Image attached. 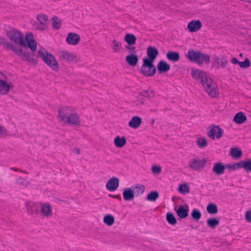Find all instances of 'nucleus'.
Instances as JSON below:
<instances>
[{"mask_svg": "<svg viewBox=\"0 0 251 251\" xmlns=\"http://www.w3.org/2000/svg\"><path fill=\"white\" fill-rule=\"evenodd\" d=\"M5 35L11 42L12 45L15 46L19 49L22 50L23 55L25 57H20L23 60L31 63L33 59L31 57V54L27 50L28 47L31 51L34 52L37 49V43L34 39L32 33L28 32L25 37L18 30L11 28L6 31Z\"/></svg>", "mask_w": 251, "mask_h": 251, "instance_id": "1", "label": "nucleus"}, {"mask_svg": "<svg viewBox=\"0 0 251 251\" xmlns=\"http://www.w3.org/2000/svg\"><path fill=\"white\" fill-rule=\"evenodd\" d=\"M192 76L202 85L207 93L212 98H216L219 95L218 86L206 72L199 70H193Z\"/></svg>", "mask_w": 251, "mask_h": 251, "instance_id": "2", "label": "nucleus"}, {"mask_svg": "<svg viewBox=\"0 0 251 251\" xmlns=\"http://www.w3.org/2000/svg\"><path fill=\"white\" fill-rule=\"evenodd\" d=\"M187 57L191 61L195 62L199 65L208 64L210 59L209 55L202 53L201 51H194L193 50L188 51Z\"/></svg>", "mask_w": 251, "mask_h": 251, "instance_id": "3", "label": "nucleus"}, {"mask_svg": "<svg viewBox=\"0 0 251 251\" xmlns=\"http://www.w3.org/2000/svg\"><path fill=\"white\" fill-rule=\"evenodd\" d=\"M38 53L39 56L52 70L55 71L59 70L58 63L52 54L48 52L44 49L38 50Z\"/></svg>", "mask_w": 251, "mask_h": 251, "instance_id": "4", "label": "nucleus"}, {"mask_svg": "<svg viewBox=\"0 0 251 251\" xmlns=\"http://www.w3.org/2000/svg\"><path fill=\"white\" fill-rule=\"evenodd\" d=\"M14 84L6 75L0 72V95H7L14 88Z\"/></svg>", "mask_w": 251, "mask_h": 251, "instance_id": "5", "label": "nucleus"}, {"mask_svg": "<svg viewBox=\"0 0 251 251\" xmlns=\"http://www.w3.org/2000/svg\"><path fill=\"white\" fill-rule=\"evenodd\" d=\"M207 161L206 158L201 159L199 156H196L189 161L188 167L192 171L200 172L205 167Z\"/></svg>", "mask_w": 251, "mask_h": 251, "instance_id": "6", "label": "nucleus"}, {"mask_svg": "<svg viewBox=\"0 0 251 251\" xmlns=\"http://www.w3.org/2000/svg\"><path fill=\"white\" fill-rule=\"evenodd\" d=\"M58 59L62 62L71 63H76L79 61L75 53L67 50H60L57 52Z\"/></svg>", "mask_w": 251, "mask_h": 251, "instance_id": "7", "label": "nucleus"}, {"mask_svg": "<svg viewBox=\"0 0 251 251\" xmlns=\"http://www.w3.org/2000/svg\"><path fill=\"white\" fill-rule=\"evenodd\" d=\"M153 62L143 58V63L141 68V72L146 76H153L156 72V68L153 64Z\"/></svg>", "mask_w": 251, "mask_h": 251, "instance_id": "8", "label": "nucleus"}, {"mask_svg": "<svg viewBox=\"0 0 251 251\" xmlns=\"http://www.w3.org/2000/svg\"><path fill=\"white\" fill-rule=\"evenodd\" d=\"M39 214L41 216L48 218L53 215V210L51 205L48 202H40L39 203Z\"/></svg>", "mask_w": 251, "mask_h": 251, "instance_id": "9", "label": "nucleus"}, {"mask_svg": "<svg viewBox=\"0 0 251 251\" xmlns=\"http://www.w3.org/2000/svg\"><path fill=\"white\" fill-rule=\"evenodd\" d=\"M0 44L3 46V48L5 50H11L19 57H25L23 55L22 50L19 49L15 46L12 45V43L8 42L3 38H0Z\"/></svg>", "mask_w": 251, "mask_h": 251, "instance_id": "10", "label": "nucleus"}, {"mask_svg": "<svg viewBox=\"0 0 251 251\" xmlns=\"http://www.w3.org/2000/svg\"><path fill=\"white\" fill-rule=\"evenodd\" d=\"M75 111V108L72 106H64L58 110V117L60 121L65 122L72 112Z\"/></svg>", "mask_w": 251, "mask_h": 251, "instance_id": "11", "label": "nucleus"}, {"mask_svg": "<svg viewBox=\"0 0 251 251\" xmlns=\"http://www.w3.org/2000/svg\"><path fill=\"white\" fill-rule=\"evenodd\" d=\"M224 130L218 126H212V127L207 132L208 136L214 140L215 138L219 139L223 136Z\"/></svg>", "mask_w": 251, "mask_h": 251, "instance_id": "12", "label": "nucleus"}, {"mask_svg": "<svg viewBox=\"0 0 251 251\" xmlns=\"http://www.w3.org/2000/svg\"><path fill=\"white\" fill-rule=\"evenodd\" d=\"M80 41V36L75 32H69L66 38V42L69 45L76 46Z\"/></svg>", "mask_w": 251, "mask_h": 251, "instance_id": "13", "label": "nucleus"}, {"mask_svg": "<svg viewBox=\"0 0 251 251\" xmlns=\"http://www.w3.org/2000/svg\"><path fill=\"white\" fill-rule=\"evenodd\" d=\"M65 123L72 125L79 126L80 125L79 116L75 111L73 112Z\"/></svg>", "mask_w": 251, "mask_h": 251, "instance_id": "14", "label": "nucleus"}, {"mask_svg": "<svg viewBox=\"0 0 251 251\" xmlns=\"http://www.w3.org/2000/svg\"><path fill=\"white\" fill-rule=\"evenodd\" d=\"M119 179L116 177L111 178L106 184V189L110 191H114L119 187Z\"/></svg>", "mask_w": 251, "mask_h": 251, "instance_id": "15", "label": "nucleus"}, {"mask_svg": "<svg viewBox=\"0 0 251 251\" xmlns=\"http://www.w3.org/2000/svg\"><path fill=\"white\" fill-rule=\"evenodd\" d=\"M201 26L202 24L200 20H193L188 23L187 29L190 32H194L200 29Z\"/></svg>", "mask_w": 251, "mask_h": 251, "instance_id": "16", "label": "nucleus"}, {"mask_svg": "<svg viewBox=\"0 0 251 251\" xmlns=\"http://www.w3.org/2000/svg\"><path fill=\"white\" fill-rule=\"evenodd\" d=\"M123 197L125 201H131L134 199L135 195L132 187L123 190Z\"/></svg>", "mask_w": 251, "mask_h": 251, "instance_id": "17", "label": "nucleus"}, {"mask_svg": "<svg viewBox=\"0 0 251 251\" xmlns=\"http://www.w3.org/2000/svg\"><path fill=\"white\" fill-rule=\"evenodd\" d=\"M147 53L148 57H149V58H147V60L153 62L158 55L159 52L155 47L150 46L147 49Z\"/></svg>", "mask_w": 251, "mask_h": 251, "instance_id": "18", "label": "nucleus"}, {"mask_svg": "<svg viewBox=\"0 0 251 251\" xmlns=\"http://www.w3.org/2000/svg\"><path fill=\"white\" fill-rule=\"evenodd\" d=\"M175 210L177 216L181 219H184L188 215L189 206L187 205H185V207L183 205H180L178 209L175 208Z\"/></svg>", "mask_w": 251, "mask_h": 251, "instance_id": "19", "label": "nucleus"}, {"mask_svg": "<svg viewBox=\"0 0 251 251\" xmlns=\"http://www.w3.org/2000/svg\"><path fill=\"white\" fill-rule=\"evenodd\" d=\"M213 59L214 63L218 65L222 68H225L227 64V60L224 56L214 55Z\"/></svg>", "mask_w": 251, "mask_h": 251, "instance_id": "20", "label": "nucleus"}, {"mask_svg": "<svg viewBox=\"0 0 251 251\" xmlns=\"http://www.w3.org/2000/svg\"><path fill=\"white\" fill-rule=\"evenodd\" d=\"M226 166L221 162H216L214 164L212 171L218 176L221 175L225 173Z\"/></svg>", "mask_w": 251, "mask_h": 251, "instance_id": "21", "label": "nucleus"}, {"mask_svg": "<svg viewBox=\"0 0 251 251\" xmlns=\"http://www.w3.org/2000/svg\"><path fill=\"white\" fill-rule=\"evenodd\" d=\"M142 123V119L137 116H133L128 123V126L132 128L137 129Z\"/></svg>", "mask_w": 251, "mask_h": 251, "instance_id": "22", "label": "nucleus"}, {"mask_svg": "<svg viewBox=\"0 0 251 251\" xmlns=\"http://www.w3.org/2000/svg\"><path fill=\"white\" fill-rule=\"evenodd\" d=\"M126 143V139L125 136H116L114 140V144L118 148H122Z\"/></svg>", "mask_w": 251, "mask_h": 251, "instance_id": "23", "label": "nucleus"}, {"mask_svg": "<svg viewBox=\"0 0 251 251\" xmlns=\"http://www.w3.org/2000/svg\"><path fill=\"white\" fill-rule=\"evenodd\" d=\"M26 209L28 214H39V210L36 204L33 202H28L26 203Z\"/></svg>", "mask_w": 251, "mask_h": 251, "instance_id": "24", "label": "nucleus"}, {"mask_svg": "<svg viewBox=\"0 0 251 251\" xmlns=\"http://www.w3.org/2000/svg\"><path fill=\"white\" fill-rule=\"evenodd\" d=\"M126 61L129 65L134 67L137 65L138 58L136 55L131 54L126 56Z\"/></svg>", "mask_w": 251, "mask_h": 251, "instance_id": "25", "label": "nucleus"}, {"mask_svg": "<svg viewBox=\"0 0 251 251\" xmlns=\"http://www.w3.org/2000/svg\"><path fill=\"white\" fill-rule=\"evenodd\" d=\"M247 120L246 116L243 112H240L237 113L233 118V121L236 124H242Z\"/></svg>", "mask_w": 251, "mask_h": 251, "instance_id": "26", "label": "nucleus"}, {"mask_svg": "<svg viewBox=\"0 0 251 251\" xmlns=\"http://www.w3.org/2000/svg\"><path fill=\"white\" fill-rule=\"evenodd\" d=\"M132 188L134 192V195L136 197H138L142 195L145 191V187L142 184H136L132 186Z\"/></svg>", "mask_w": 251, "mask_h": 251, "instance_id": "27", "label": "nucleus"}, {"mask_svg": "<svg viewBox=\"0 0 251 251\" xmlns=\"http://www.w3.org/2000/svg\"><path fill=\"white\" fill-rule=\"evenodd\" d=\"M170 69V65L164 61H160L158 64L157 69L160 73H166Z\"/></svg>", "mask_w": 251, "mask_h": 251, "instance_id": "28", "label": "nucleus"}, {"mask_svg": "<svg viewBox=\"0 0 251 251\" xmlns=\"http://www.w3.org/2000/svg\"><path fill=\"white\" fill-rule=\"evenodd\" d=\"M167 58L172 62H177L179 59V54L178 52L171 51L167 53Z\"/></svg>", "mask_w": 251, "mask_h": 251, "instance_id": "29", "label": "nucleus"}, {"mask_svg": "<svg viewBox=\"0 0 251 251\" xmlns=\"http://www.w3.org/2000/svg\"><path fill=\"white\" fill-rule=\"evenodd\" d=\"M197 146L200 149L206 148L208 145V142L206 139L203 137H198L196 141Z\"/></svg>", "mask_w": 251, "mask_h": 251, "instance_id": "30", "label": "nucleus"}, {"mask_svg": "<svg viewBox=\"0 0 251 251\" xmlns=\"http://www.w3.org/2000/svg\"><path fill=\"white\" fill-rule=\"evenodd\" d=\"M37 19L38 20L39 23L42 25L43 27L47 28V25L48 24V17L44 14H40L37 15Z\"/></svg>", "mask_w": 251, "mask_h": 251, "instance_id": "31", "label": "nucleus"}, {"mask_svg": "<svg viewBox=\"0 0 251 251\" xmlns=\"http://www.w3.org/2000/svg\"><path fill=\"white\" fill-rule=\"evenodd\" d=\"M141 96L139 95V92L137 95L134 96L133 99V102L136 106L144 105L145 104V99L141 98Z\"/></svg>", "mask_w": 251, "mask_h": 251, "instance_id": "32", "label": "nucleus"}, {"mask_svg": "<svg viewBox=\"0 0 251 251\" xmlns=\"http://www.w3.org/2000/svg\"><path fill=\"white\" fill-rule=\"evenodd\" d=\"M103 223L108 226H111L115 221L114 217L111 214H106L103 217Z\"/></svg>", "mask_w": 251, "mask_h": 251, "instance_id": "33", "label": "nucleus"}, {"mask_svg": "<svg viewBox=\"0 0 251 251\" xmlns=\"http://www.w3.org/2000/svg\"><path fill=\"white\" fill-rule=\"evenodd\" d=\"M139 95L148 99H151L154 97V92L152 90H143L139 92Z\"/></svg>", "mask_w": 251, "mask_h": 251, "instance_id": "34", "label": "nucleus"}, {"mask_svg": "<svg viewBox=\"0 0 251 251\" xmlns=\"http://www.w3.org/2000/svg\"><path fill=\"white\" fill-rule=\"evenodd\" d=\"M125 41L128 45L131 46L135 44L136 38L133 34L128 33L126 35Z\"/></svg>", "mask_w": 251, "mask_h": 251, "instance_id": "35", "label": "nucleus"}, {"mask_svg": "<svg viewBox=\"0 0 251 251\" xmlns=\"http://www.w3.org/2000/svg\"><path fill=\"white\" fill-rule=\"evenodd\" d=\"M219 223L220 221L216 218H209L207 220V226L212 229H214L219 225Z\"/></svg>", "mask_w": 251, "mask_h": 251, "instance_id": "36", "label": "nucleus"}, {"mask_svg": "<svg viewBox=\"0 0 251 251\" xmlns=\"http://www.w3.org/2000/svg\"><path fill=\"white\" fill-rule=\"evenodd\" d=\"M112 49L115 53L119 52L122 49V43L116 40L112 41Z\"/></svg>", "mask_w": 251, "mask_h": 251, "instance_id": "37", "label": "nucleus"}, {"mask_svg": "<svg viewBox=\"0 0 251 251\" xmlns=\"http://www.w3.org/2000/svg\"><path fill=\"white\" fill-rule=\"evenodd\" d=\"M241 168H243L247 172H251V159L246 161H242Z\"/></svg>", "mask_w": 251, "mask_h": 251, "instance_id": "38", "label": "nucleus"}, {"mask_svg": "<svg viewBox=\"0 0 251 251\" xmlns=\"http://www.w3.org/2000/svg\"><path fill=\"white\" fill-rule=\"evenodd\" d=\"M207 211L210 214H215L218 212V208L216 204H209L206 208Z\"/></svg>", "mask_w": 251, "mask_h": 251, "instance_id": "39", "label": "nucleus"}, {"mask_svg": "<svg viewBox=\"0 0 251 251\" xmlns=\"http://www.w3.org/2000/svg\"><path fill=\"white\" fill-rule=\"evenodd\" d=\"M230 155L236 158H240L242 155V151L237 148H233L230 150Z\"/></svg>", "mask_w": 251, "mask_h": 251, "instance_id": "40", "label": "nucleus"}, {"mask_svg": "<svg viewBox=\"0 0 251 251\" xmlns=\"http://www.w3.org/2000/svg\"><path fill=\"white\" fill-rule=\"evenodd\" d=\"M159 198V194L157 191H151L147 195V200L149 201H155Z\"/></svg>", "mask_w": 251, "mask_h": 251, "instance_id": "41", "label": "nucleus"}, {"mask_svg": "<svg viewBox=\"0 0 251 251\" xmlns=\"http://www.w3.org/2000/svg\"><path fill=\"white\" fill-rule=\"evenodd\" d=\"M166 219L168 222L172 225H175L176 224V220L174 214L172 213L168 212L167 213Z\"/></svg>", "mask_w": 251, "mask_h": 251, "instance_id": "42", "label": "nucleus"}, {"mask_svg": "<svg viewBox=\"0 0 251 251\" xmlns=\"http://www.w3.org/2000/svg\"><path fill=\"white\" fill-rule=\"evenodd\" d=\"M11 135V133L4 127L0 125V138H4Z\"/></svg>", "mask_w": 251, "mask_h": 251, "instance_id": "43", "label": "nucleus"}, {"mask_svg": "<svg viewBox=\"0 0 251 251\" xmlns=\"http://www.w3.org/2000/svg\"><path fill=\"white\" fill-rule=\"evenodd\" d=\"M17 185L22 186H27L29 184V182L25 178L19 177L16 180Z\"/></svg>", "mask_w": 251, "mask_h": 251, "instance_id": "44", "label": "nucleus"}, {"mask_svg": "<svg viewBox=\"0 0 251 251\" xmlns=\"http://www.w3.org/2000/svg\"><path fill=\"white\" fill-rule=\"evenodd\" d=\"M191 216L194 220L198 221L201 219V214L199 210L195 208L192 210Z\"/></svg>", "mask_w": 251, "mask_h": 251, "instance_id": "45", "label": "nucleus"}, {"mask_svg": "<svg viewBox=\"0 0 251 251\" xmlns=\"http://www.w3.org/2000/svg\"><path fill=\"white\" fill-rule=\"evenodd\" d=\"M178 190L183 194H186L189 192L190 189L187 184H183L179 185Z\"/></svg>", "mask_w": 251, "mask_h": 251, "instance_id": "46", "label": "nucleus"}, {"mask_svg": "<svg viewBox=\"0 0 251 251\" xmlns=\"http://www.w3.org/2000/svg\"><path fill=\"white\" fill-rule=\"evenodd\" d=\"M226 168L231 169V170H236L241 168V162L236 163L233 164H226Z\"/></svg>", "mask_w": 251, "mask_h": 251, "instance_id": "47", "label": "nucleus"}, {"mask_svg": "<svg viewBox=\"0 0 251 251\" xmlns=\"http://www.w3.org/2000/svg\"><path fill=\"white\" fill-rule=\"evenodd\" d=\"M239 65L242 68H247L251 66V62L248 58H246L244 61L240 62Z\"/></svg>", "mask_w": 251, "mask_h": 251, "instance_id": "48", "label": "nucleus"}, {"mask_svg": "<svg viewBox=\"0 0 251 251\" xmlns=\"http://www.w3.org/2000/svg\"><path fill=\"white\" fill-rule=\"evenodd\" d=\"M33 27L35 29L40 31L45 30L47 28L46 27H43V26L39 23H34L33 24Z\"/></svg>", "mask_w": 251, "mask_h": 251, "instance_id": "49", "label": "nucleus"}, {"mask_svg": "<svg viewBox=\"0 0 251 251\" xmlns=\"http://www.w3.org/2000/svg\"><path fill=\"white\" fill-rule=\"evenodd\" d=\"M53 22L52 24L53 27L55 29L59 28L61 25L59 21H56V20H57V18L56 17H54L53 18Z\"/></svg>", "mask_w": 251, "mask_h": 251, "instance_id": "50", "label": "nucleus"}, {"mask_svg": "<svg viewBox=\"0 0 251 251\" xmlns=\"http://www.w3.org/2000/svg\"><path fill=\"white\" fill-rule=\"evenodd\" d=\"M151 171L154 174H159L161 171V168L159 166H153Z\"/></svg>", "mask_w": 251, "mask_h": 251, "instance_id": "51", "label": "nucleus"}, {"mask_svg": "<svg viewBox=\"0 0 251 251\" xmlns=\"http://www.w3.org/2000/svg\"><path fill=\"white\" fill-rule=\"evenodd\" d=\"M245 217L247 222L251 223V210L247 211L246 212Z\"/></svg>", "mask_w": 251, "mask_h": 251, "instance_id": "52", "label": "nucleus"}, {"mask_svg": "<svg viewBox=\"0 0 251 251\" xmlns=\"http://www.w3.org/2000/svg\"><path fill=\"white\" fill-rule=\"evenodd\" d=\"M126 49L128 50V52L133 54V53H135V48L133 47L127 46L126 47Z\"/></svg>", "mask_w": 251, "mask_h": 251, "instance_id": "53", "label": "nucleus"}, {"mask_svg": "<svg viewBox=\"0 0 251 251\" xmlns=\"http://www.w3.org/2000/svg\"><path fill=\"white\" fill-rule=\"evenodd\" d=\"M231 62L232 63L234 64H238L239 65V63H240V62L238 60V59L236 58H232L231 60Z\"/></svg>", "mask_w": 251, "mask_h": 251, "instance_id": "54", "label": "nucleus"}, {"mask_svg": "<svg viewBox=\"0 0 251 251\" xmlns=\"http://www.w3.org/2000/svg\"><path fill=\"white\" fill-rule=\"evenodd\" d=\"M10 169L13 170V171H20V172H21L22 173H24L27 174L26 172H24V171L21 170L17 168L11 167V168H10Z\"/></svg>", "mask_w": 251, "mask_h": 251, "instance_id": "55", "label": "nucleus"}, {"mask_svg": "<svg viewBox=\"0 0 251 251\" xmlns=\"http://www.w3.org/2000/svg\"><path fill=\"white\" fill-rule=\"evenodd\" d=\"M74 151L78 154H79L80 153V150L79 149H77V148H75L74 149Z\"/></svg>", "mask_w": 251, "mask_h": 251, "instance_id": "56", "label": "nucleus"}, {"mask_svg": "<svg viewBox=\"0 0 251 251\" xmlns=\"http://www.w3.org/2000/svg\"><path fill=\"white\" fill-rule=\"evenodd\" d=\"M110 197L113 198H118V196H113V195H110Z\"/></svg>", "mask_w": 251, "mask_h": 251, "instance_id": "57", "label": "nucleus"}, {"mask_svg": "<svg viewBox=\"0 0 251 251\" xmlns=\"http://www.w3.org/2000/svg\"><path fill=\"white\" fill-rule=\"evenodd\" d=\"M239 56H241V57H242L243 56V54L242 53H240L239 54Z\"/></svg>", "mask_w": 251, "mask_h": 251, "instance_id": "58", "label": "nucleus"}, {"mask_svg": "<svg viewBox=\"0 0 251 251\" xmlns=\"http://www.w3.org/2000/svg\"><path fill=\"white\" fill-rule=\"evenodd\" d=\"M151 111H155L156 110V109H154V110H151Z\"/></svg>", "mask_w": 251, "mask_h": 251, "instance_id": "59", "label": "nucleus"}]
</instances>
